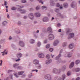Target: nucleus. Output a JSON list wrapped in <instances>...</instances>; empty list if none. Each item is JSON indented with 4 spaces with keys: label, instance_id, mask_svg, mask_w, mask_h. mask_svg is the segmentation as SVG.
Segmentation results:
<instances>
[{
    "label": "nucleus",
    "instance_id": "1",
    "mask_svg": "<svg viewBox=\"0 0 80 80\" xmlns=\"http://www.w3.org/2000/svg\"><path fill=\"white\" fill-rule=\"evenodd\" d=\"M17 6L18 7V11H19L21 13H25L26 12L25 11V10H22V9H21V8H23V6H21L19 5H18Z\"/></svg>",
    "mask_w": 80,
    "mask_h": 80
},
{
    "label": "nucleus",
    "instance_id": "2",
    "mask_svg": "<svg viewBox=\"0 0 80 80\" xmlns=\"http://www.w3.org/2000/svg\"><path fill=\"white\" fill-rule=\"evenodd\" d=\"M61 56V55L60 54H59L58 56H57L55 58V59L56 60H57V62L58 63H61V62H62V60H61V59L59 58Z\"/></svg>",
    "mask_w": 80,
    "mask_h": 80
},
{
    "label": "nucleus",
    "instance_id": "3",
    "mask_svg": "<svg viewBox=\"0 0 80 80\" xmlns=\"http://www.w3.org/2000/svg\"><path fill=\"white\" fill-rule=\"evenodd\" d=\"M60 72H61L60 69L58 70L57 69L54 68L53 70L52 73H60Z\"/></svg>",
    "mask_w": 80,
    "mask_h": 80
},
{
    "label": "nucleus",
    "instance_id": "4",
    "mask_svg": "<svg viewBox=\"0 0 80 80\" xmlns=\"http://www.w3.org/2000/svg\"><path fill=\"white\" fill-rule=\"evenodd\" d=\"M54 35L52 34H50L48 36V39L50 40L54 39Z\"/></svg>",
    "mask_w": 80,
    "mask_h": 80
},
{
    "label": "nucleus",
    "instance_id": "5",
    "mask_svg": "<svg viewBox=\"0 0 80 80\" xmlns=\"http://www.w3.org/2000/svg\"><path fill=\"white\" fill-rule=\"evenodd\" d=\"M74 37V33H70L69 34V35L68 36V39H70L72 38H73Z\"/></svg>",
    "mask_w": 80,
    "mask_h": 80
},
{
    "label": "nucleus",
    "instance_id": "6",
    "mask_svg": "<svg viewBox=\"0 0 80 80\" xmlns=\"http://www.w3.org/2000/svg\"><path fill=\"white\" fill-rule=\"evenodd\" d=\"M45 78L48 80H51V76L49 74H47L45 75Z\"/></svg>",
    "mask_w": 80,
    "mask_h": 80
},
{
    "label": "nucleus",
    "instance_id": "7",
    "mask_svg": "<svg viewBox=\"0 0 80 80\" xmlns=\"http://www.w3.org/2000/svg\"><path fill=\"white\" fill-rule=\"evenodd\" d=\"M19 44L21 47H23L25 46V44L23 42V41H20L19 42Z\"/></svg>",
    "mask_w": 80,
    "mask_h": 80
},
{
    "label": "nucleus",
    "instance_id": "8",
    "mask_svg": "<svg viewBox=\"0 0 80 80\" xmlns=\"http://www.w3.org/2000/svg\"><path fill=\"white\" fill-rule=\"evenodd\" d=\"M28 17L31 20L33 19V14L32 13H30L28 15Z\"/></svg>",
    "mask_w": 80,
    "mask_h": 80
},
{
    "label": "nucleus",
    "instance_id": "9",
    "mask_svg": "<svg viewBox=\"0 0 80 80\" xmlns=\"http://www.w3.org/2000/svg\"><path fill=\"white\" fill-rule=\"evenodd\" d=\"M42 20L43 22H48V18L47 17H45L43 18Z\"/></svg>",
    "mask_w": 80,
    "mask_h": 80
},
{
    "label": "nucleus",
    "instance_id": "10",
    "mask_svg": "<svg viewBox=\"0 0 80 80\" xmlns=\"http://www.w3.org/2000/svg\"><path fill=\"white\" fill-rule=\"evenodd\" d=\"M51 62H52V60L51 59H49L46 61V63L47 65H48V64L50 63H51Z\"/></svg>",
    "mask_w": 80,
    "mask_h": 80
},
{
    "label": "nucleus",
    "instance_id": "11",
    "mask_svg": "<svg viewBox=\"0 0 80 80\" xmlns=\"http://www.w3.org/2000/svg\"><path fill=\"white\" fill-rule=\"evenodd\" d=\"M58 43H59L58 41L57 40H56L53 43V45L54 46H56V45H58Z\"/></svg>",
    "mask_w": 80,
    "mask_h": 80
},
{
    "label": "nucleus",
    "instance_id": "12",
    "mask_svg": "<svg viewBox=\"0 0 80 80\" xmlns=\"http://www.w3.org/2000/svg\"><path fill=\"white\" fill-rule=\"evenodd\" d=\"M44 57H45V56L44 55V54L42 53L38 55V57L39 58H44Z\"/></svg>",
    "mask_w": 80,
    "mask_h": 80
},
{
    "label": "nucleus",
    "instance_id": "13",
    "mask_svg": "<svg viewBox=\"0 0 80 80\" xmlns=\"http://www.w3.org/2000/svg\"><path fill=\"white\" fill-rule=\"evenodd\" d=\"M72 55H73V53L72 52H68V54L67 57H71L72 56Z\"/></svg>",
    "mask_w": 80,
    "mask_h": 80
},
{
    "label": "nucleus",
    "instance_id": "14",
    "mask_svg": "<svg viewBox=\"0 0 80 80\" xmlns=\"http://www.w3.org/2000/svg\"><path fill=\"white\" fill-rule=\"evenodd\" d=\"M33 63L35 65L38 64V61L37 60H34L33 61Z\"/></svg>",
    "mask_w": 80,
    "mask_h": 80
},
{
    "label": "nucleus",
    "instance_id": "15",
    "mask_svg": "<svg viewBox=\"0 0 80 80\" xmlns=\"http://www.w3.org/2000/svg\"><path fill=\"white\" fill-rule=\"evenodd\" d=\"M73 65H74V62H72L70 64L69 66L70 68H72L73 67Z\"/></svg>",
    "mask_w": 80,
    "mask_h": 80
},
{
    "label": "nucleus",
    "instance_id": "16",
    "mask_svg": "<svg viewBox=\"0 0 80 80\" xmlns=\"http://www.w3.org/2000/svg\"><path fill=\"white\" fill-rule=\"evenodd\" d=\"M22 54L19 53H18L17 55V57L18 58H20V57H22Z\"/></svg>",
    "mask_w": 80,
    "mask_h": 80
},
{
    "label": "nucleus",
    "instance_id": "17",
    "mask_svg": "<svg viewBox=\"0 0 80 80\" xmlns=\"http://www.w3.org/2000/svg\"><path fill=\"white\" fill-rule=\"evenodd\" d=\"M35 15L36 17H39L40 16V14L38 12L35 13Z\"/></svg>",
    "mask_w": 80,
    "mask_h": 80
},
{
    "label": "nucleus",
    "instance_id": "18",
    "mask_svg": "<svg viewBox=\"0 0 80 80\" xmlns=\"http://www.w3.org/2000/svg\"><path fill=\"white\" fill-rule=\"evenodd\" d=\"M42 8L44 10H46L47 8V7L46 6H43L42 7Z\"/></svg>",
    "mask_w": 80,
    "mask_h": 80
},
{
    "label": "nucleus",
    "instance_id": "19",
    "mask_svg": "<svg viewBox=\"0 0 80 80\" xmlns=\"http://www.w3.org/2000/svg\"><path fill=\"white\" fill-rule=\"evenodd\" d=\"M23 73H24V71L19 72H18V75H22Z\"/></svg>",
    "mask_w": 80,
    "mask_h": 80
},
{
    "label": "nucleus",
    "instance_id": "20",
    "mask_svg": "<svg viewBox=\"0 0 80 80\" xmlns=\"http://www.w3.org/2000/svg\"><path fill=\"white\" fill-rule=\"evenodd\" d=\"M69 48H73V45L72 44H70L69 46Z\"/></svg>",
    "mask_w": 80,
    "mask_h": 80
},
{
    "label": "nucleus",
    "instance_id": "21",
    "mask_svg": "<svg viewBox=\"0 0 80 80\" xmlns=\"http://www.w3.org/2000/svg\"><path fill=\"white\" fill-rule=\"evenodd\" d=\"M79 63H80V60H77L75 62V63L76 65H78Z\"/></svg>",
    "mask_w": 80,
    "mask_h": 80
},
{
    "label": "nucleus",
    "instance_id": "22",
    "mask_svg": "<svg viewBox=\"0 0 80 80\" xmlns=\"http://www.w3.org/2000/svg\"><path fill=\"white\" fill-rule=\"evenodd\" d=\"M7 21H4L2 23V24L4 26H5V25H7Z\"/></svg>",
    "mask_w": 80,
    "mask_h": 80
},
{
    "label": "nucleus",
    "instance_id": "23",
    "mask_svg": "<svg viewBox=\"0 0 80 80\" xmlns=\"http://www.w3.org/2000/svg\"><path fill=\"white\" fill-rule=\"evenodd\" d=\"M63 6L65 8H67V7H68V4L67 3L64 4Z\"/></svg>",
    "mask_w": 80,
    "mask_h": 80
},
{
    "label": "nucleus",
    "instance_id": "24",
    "mask_svg": "<svg viewBox=\"0 0 80 80\" xmlns=\"http://www.w3.org/2000/svg\"><path fill=\"white\" fill-rule=\"evenodd\" d=\"M48 31H49V32H51L52 31V28L50 27H49L47 29Z\"/></svg>",
    "mask_w": 80,
    "mask_h": 80
},
{
    "label": "nucleus",
    "instance_id": "25",
    "mask_svg": "<svg viewBox=\"0 0 80 80\" xmlns=\"http://www.w3.org/2000/svg\"><path fill=\"white\" fill-rule=\"evenodd\" d=\"M71 6L72 8H73L74 7H75V5H74V3L73 2H72V4L71 5Z\"/></svg>",
    "mask_w": 80,
    "mask_h": 80
},
{
    "label": "nucleus",
    "instance_id": "26",
    "mask_svg": "<svg viewBox=\"0 0 80 80\" xmlns=\"http://www.w3.org/2000/svg\"><path fill=\"white\" fill-rule=\"evenodd\" d=\"M34 42H35V40L33 39H31L30 40V43H34Z\"/></svg>",
    "mask_w": 80,
    "mask_h": 80
},
{
    "label": "nucleus",
    "instance_id": "27",
    "mask_svg": "<svg viewBox=\"0 0 80 80\" xmlns=\"http://www.w3.org/2000/svg\"><path fill=\"white\" fill-rule=\"evenodd\" d=\"M67 42H63L62 44L63 47H65V46H67Z\"/></svg>",
    "mask_w": 80,
    "mask_h": 80
},
{
    "label": "nucleus",
    "instance_id": "28",
    "mask_svg": "<svg viewBox=\"0 0 80 80\" xmlns=\"http://www.w3.org/2000/svg\"><path fill=\"white\" fill-rule=\"evenodd\" d=\"M62 80H64L65 78V74H63L62 76Z\"/></svg>",
    "mask_w": 80,
    "mask_h": 80
},
{
    "label": "nucleus",
    "instance_id": "29",
    "mask_svg": "<svg viewBox=\"0 0 80 80\" xmlns=\"http://www.w3.org/2000/svg\"><path fill=\"white\" fill-rule=\"evenodd\" d=\"M65 68H66L65 66H63L62 68V71H64Z\"/></svg>",
    "mask_w": 80,
    "mask_h": 80
},
{
    "label": "nucleus",
    "instance_id": "30",
    "mask_svg": "<svg viewBox=\"0 0 80 80\" xmlns=\"http://www.w3.org/2000/svg\"><path fill=\"white\" fill-rule=\"evenodd\" d=\"M80 68H78L76 69L75 71V72H79V71H80Z\"/></svg>",
    "mask_w": 80,
    "mask_h": 80
},
{
    "label": "nucleus",
    "instance_id": "31",
    "mask_svg": "<svg viewBox=\"0 0 80 80\" xmlns=\"http://www.w3.org/2000/svg\"><path fill=\"white\" fill-rule=\"evenodd\" d=\"M18 64H14L13 65V67L14 68H15V67H17V66H18Z\"/></svg>",
    "mask_w": 80,
    "mask_h": 80
},
{
    "label": "nucleus",
    "instance_id": "32",
    "mask_svg": "<svg viewBox=\"0 0 80 80\" xmlns=\"http://www.w3.org/2000/svg\"><path fill=\"white\" fill-rule=\"evenodd\" d=\"M37 45L38 47H40V45H41V43H40V42H38L37 43Z\"/></svg>",
    "mask_w": 80,
    "mask_h": 80
},
{
    "label": "nucleus",
    "instance_id": "33",
    "mask_svg": "<svg viewBox=\"0 0 80 80\" xmlns=\"http://www.w3.org/2000/svg\"><path fill=\"white\" fill-rule=\"evenodd\" d=\"M55 11L56 12H59V9L58 8H56L55 9Z\"/></svg>",
    "mask_w": 80,
    "mask_h": 80
},
{
    "label": "nucleus",
    "instance_id": "34",
    "mask_svg": "<svg viewBox=\"0 0 80 80\" xmlns=\"http://www.w3.org/2000/svg\"><path fill=\"white\" fill-rule=\"evenodd\" d=\"M16 9H17V8H15V7H12L11 8V10H15Z\"/></svg>",
    "mask_w": 80,
    "mask_h": 80
},
{
    "label": "nucleus",
    "instance_id": "35",
    "mask_svg": "<svg viewBox=\"0 0 80 80\" xmlns=\"http://www.w3.org/2000/svg\"><path fill=\"white\" fill-rule=\"evenodd\" d=\"M50 45L49 44H48L46 46V48H48L50 47Z\"/></svg>",
    "mask_w": 80,
    "mask_h": 80
},
{
    "label": "nucleus",
    "instance_id": "36",
    "mask_svg": "<svg viewBox=\"0 0 80 80\" xmlns=\"http://www.w3.org/2000/svg\"><path fill=\"white\" fill-rule=\"evenodd\" d=\"M50 55H47L46 56V58H50Z\"/></svg>",
    "mask_w": 80,
    "mask_h": 80
},
{
    "label": "nucleus",
    "instance_id": "37",
    "mask_svg": "<svg viewBox=\"0 0 80 80\" xmlns=\"http://www.w3.org/2000/svg\"><path fill=\"white\" fill-rule=\"evenodd\" d=\"M57 17H60V16H61V14L60 13H58L57 14Z\"/></svg>",
    "mask_w": 80,
    "mask_h": 80
},
{
    "label": "nucleus",
    "instance_id": "38",
    "mask_svg": "<svg viewBox=\"0 0 80 80\" xmlns=\"http://www.w3.org/2000/svg\"><path fill=\"white\" fill-rule=\"evenodd\" d=\"M72 30H70V29L68 28V30H67V33H68V32H70Z\"/></svg>",
    "mask_w": 80,
    "mask_h": 80
},
{
    "label": "nucleus",
    "instance_id": "39",
    "mask_svg": "<svg viewBox=\"0 0 80 80\" xmlns=\"http://www.w3.org/2000/svg\"><path fill=\"white\" fill-rule=\"evenodd\" d=\"M40 8V6H38L36 7V9L37 10H39V9Z\"/></svg>",
    "mask_w": 80,
    "mask_h": 80
},
{
    "label": "nucleus",
    "instance_id": "40",
    "mask_svg": "<svg viewBox=\"0 0 80 80\" xmlns=\"http://www.w3.org/2000/svg\"><path fill=\"white\" fill-rule=\"evenodd\" d=\"M41 68V66L40 65H38V69H40Z\"/></svg>",
    "mask_w": 80,
    "mask_h": 80
},
{
    "label": "nucleus",
    "instance_id": "41",
    "mask_svg": "<svg viewBox=\"0 0 80 80\" xmlns=\"http://www.w3.org/2000/svg\"><path fill=\"white\" fill-rule=\"evenodd\" d=\"M6 51V50H4V51L3 52H2V53H3V54H2V55H5V51Z\"/></svg>",
    "mask_w": 80,
    "mask_h": 80
},
{
    "label": "nucleus",
    "instance_id": "42",
    "mask_svg": "<svg viewBox=\"0 0 80 80\" xmlns=\"http://www.w3.org/2000/svg\"><path fill=\"white\" fill-rule=\"evenodd\" d=\"M38 1H39L40 3H41L42 4H43V2H42V0H38Z\"/></svg>",
    "mask_w": 80,
    "mask_h": 80
},
{
    "label": "nucleus",
    "instance_id": "43",
    "mask_svg": "<svg viewBox=\"0 0 80 80\" xmlns=\"http://www.w3.org/2000/svg\"><path fill=\"white\" fill-rule=\"evenodd\" d=\"M67 75L68 76H69L70 75H71L70 72H68Z\"/></svg>",
    "mask_w": 80,
    "mask_h": 80
},
{
    "label": "nucleus",
    "instance_id": "44",
    "mask_svg": "<svg viewBox=\"0 0 80 80\" xmlns=\"http://www.w3.org/2000/svg\"><path fill=\"white\" fill-rule=\"evenodd\" d=\"M20 60V58H18L16 60V62H19Z\"/></svg>",
    "mask_w": 80,
    "mask_h": 80
},
{
    "label": "nucleus",
    "instance_id": "45",
    "mask_svg": "<svg viewBox=\"0 0 80 80\" xmlns=\"http://www.w3.org/2000/svg\"><path fill=\"white\" fill-rule=\"evenodd\" d=\"M56 6L57 7H60V4L58 3L56 4Z\"/></svg>",
    "mask_w": 80,
    "mask_h": 80
},
{
    "label": "nucleus",
    "instance_id": "46",
    "mask_svg": "<svg viewBox=\"0 0 80 80\" xmlns=\"http://www.w3.org/2000/svg\"><path fill=\"white\" fill-rule=\"evenodd\" d=\"M22 3H26V0H22Z\"/></svg>",
    "mask_w": 80,
    "mask_h": 80
},
{
    "label": "nucleus",
    "instance_id": "47",
    "mask_svg": "<svg viewBox=\"0 0 80 80\" xmlns=\"http://www.w3.org/2000/svg\"><path fill=\"white\" fill-rule=\"evenodd\" d=\"M57 26H58V27H60L61 26V24H60V23H59L58 24H57Z\"/></svg>",
    "mask_w": 80,
    "mask_h": 80
},
{
    "label": "nucleus",
    "instance_id": "48",
    "mask_svg": "<svg viewBox=\"0 0 80 80\" xmlns=\"http://www.w3.org/2000/svg\"><path fill=\"white\" fill-rule=\"evenodd\" d=\"M53 48H50V49H49V51L50 52H52V51H53Z\"/></svg>",
    "mask_w": 80,
    "mask_h": 80
},
{
    "label": "nucleus",
    "instance_id": "49",
    "mask_svg": "<svg viewBox=\"0 0 80 80\" xmlns=\"http://www.w3.org/2000/svg\"><path fill=\"white\" fill-rule=\"evenodd\" d=\"M1 63H0V66H2V60H0Z\"/></svg>",
    "mask_w": 80,
    "mask_h": 80
},
{
    "label": "nucleus",
    "instance_id": "50",
    "mask_svg": "<svg viewBox=\"0 0 80 80\" xmlns=\"http://www.w3.org/2000/svg\"><path fill=\"white\" fill-rule=\"evenodd\" d=\"M53 0H51L50 1V3H53Z\"/></svg>",
    "mask_w": 80,
    "mask_h": 80
},
{
    "label": "nucleus",
    "instance_id": "51",
    "mask_svg": "<svg viewBox=\"0 0 80 80\" xmlns=\"http://www.w3.org/2000/svg\"><path fill=\"white\" fill-rule=\"evenodd\" d=\"M4 5L6 6L7 5V2L5 1L4 2Z\"/></svg>",
    "mask_w": 80,
    "mask_h": 80
},
{
    "label": "nucleus",
    "instance_id": "52",
    "mask_svg": "<svg viewBox=\"0 0 80 80\" xmlns=\"http://www.w3.org/2000/svg\"><path fill=\"white\" fill-rule=\"evenodd\" d=\"M12 72V71L10 70H9L8 71V72L10 73V72Z\"/></svg>",
    "mask_w": 80,
    "mask_h": 80
},
{
    "label": "nucleus",
    "instance_id": "53",
    "mask_svg": "<svg viewBox=\"0 0 80 80\" xmlns=\"http://www.w3.org/2000/svg\"><path fill=\"white\" fill-rule=\"evenodd\" d=\"M9 40H12V38L11 37V36H10L9 38Z\"/></svg>",
    "mask_w": 80,
    "mask_h": 80
},
{
    "label": "nucleus",
    "instance_id": "54",
    "mask_svg": "<svg viewBox=\"0 0 80 80\" xmlns=\"http://www.w3.org/2000/svg\"><path fill=\"white\" fill-rule=\"evenodd\" d=\"M34 71H36V72H38V70H35L32 71V72H34Z\"/></svg>",
    "mask_w": 80,
    "mask_h": 80
},
{
    "label": "nucleus",
    "instance_id": "55",
    "mask_svg": "<svg viewBox=\"0 0 80 80\" xmlns=\"http://www.w3.org/2000/svg\"><path fill=\"white\" fill-rule=\"evenodd\" d=\"M47 43V40H45L44 41V43Z\"/></svg>",
    "mask_w": 80,
    "mask_h": 80
},
{
    "label": "nucleus",
    "instance_id": "56",
    "mask_svg": "<svg viewBox=\"0 0 80 80\" xmlns=\"http://www.w3.org/2000/svg\"><path fill=\"white\" fill-rule=\"evenodd\" d=\"M14 75V76H15V77H16L17 78L18 77V76L17 75V74H15Z\"/></svg>",
    "mask_w": 80,
    "mask_h": 80
},
{
    "label": "nucleus",
    "instance_id": "57",
    "mask_svg": "<svg viewBox=\"0 0 80 80\" xmlns=\"http://www.w3.org/2000/svg\"><path fill=\"white\" fill-rule=\"evenodd\" d=\"M20 33V32L19 30H18V31L16 32L17 33Z\"/></svg>",
    "mask_w": 80,
    "mask_h": 80
},
{
    "label": "nucleus",
    "instance_id": "58",
    "mask_svg": "<svg viewBox=\"0 0 80 80\" xmlns=\"http://www.w3.org/2000/svg\"><path fill=\"white\" fill-rule=\"evenodd\" d=\"M61 29H59V30H58V32H62V31L61 30Z\"/></svg>",
    "mask_w": 80,
    "mask_h": 80
},
{
    "label": "nucleus",
    "instance_id": "59",
    "mask_svg": "<svg viewBox=\"0 0 80 80\" xmlns=\"http://www.w3.org/2000/svg\"><path fill=\"white\" fill-rule=\"evenodd\" d=\"M18 24H19V25H20L21 24V22H19L18 23Z\"/></svg>",
    "mask_w": 80,
    "mask_h": 80
},
{
    "label": "nucleus",
    "instance_id": "60",
    "mask_svg": "<svg viewBox=\"0 0 80 80\" xmlns=\"http://www.w3.org/2000/svg\"><path fill=\"white\" fill-rule=\"evenodd\" d=\"M27 18V16H25L24 17V18L25 19H26Z\"/></svg>",
    "mask_w": 80,
    "mask_h": 80
},
{
    "label": "nucleus",
    "instance_id": "61",
    "mask_svg": "<svg viewBox=\"0 0 80 80\" xmlns=\"http://www.w3.org/2000/svg\"><path fill=\"white\" fill-rule=\"evenodd\" d=\"M80 78H76V80H80Z\"/></svg>",
    "mask_w": 80,
    "mask_h": 80
},
{
    "label": "nucleus",
    "instance_id": "62",
    "mask_svg": "<svg viewBox=\"0 0 80 80\" xmlns=\"http://www.w3.org/2000/svg\"><path fill=\"white\" fill-rule=\"evenodd\" d=\"M7 17H8V18H10V17L9 16V15L8 14H7Z\"/></svg>",
    "mask_w": 80,
    "mask_h": 80
},
{
    "label": "nucleus",
    "instance_id": "63",
    "mask_svg": "<svg viewBox=\"0 0 80 80\" xmlns=\"http://www.w3.org/2000/svg\"><path fill=\"white\" fill-rule=\"evenodd\" d=\"M32 77V75H28V77L29 78H30V77Z\"/></svg>",
    "mask_w": 80,
    "mask_h": 80
},
{
    "label": "nucleus",
    "instance_id": "64",
    "mask_svg": "<svg viewBox=\"0 0 80 80\" xmlns=\"http://www.w3.org/2000/svg\"><path fill=\"white\" fill-rule=\"evenodd\" d=\"M62 51H63V50H61V51H60L59 53H62Z\"/></svg>",
    "mask_w": 80,
    "mask_h": 80
}]
</instances>
